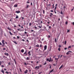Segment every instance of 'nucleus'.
<instances>
[{
  "instance_id": "nucleus-1",
  "label": "nucleus",
  "mask_w": 74,
  "mask_h": 74,
  "mask_svg": "<svg viewBox=\"0 0 74 74\" xmlns=\"http://www.w3.org/2000/svg\"><path fill=\"white\" fill-rule=\"evenodd\" d=\"M51 57L50 58V60H49V58H47L46 59V61H49V62H51Z\"/></svg>"
},
{
  "instance_id": "nucleus-2",
  "label": "nucleus",
  "mask_w": 74,
  "mask_h": 74,
  "mask_svg": "<svg viewBox=\"0 0 74 74\" xmlns=\"http://www.w3.org/2000/svg\"><path fill=\"white\" fill-rule=\"evenodd\" d=\"M27 50H26L25 53L23 54V55L24 56H26L27 55Z\"/></svg>"
},
{
  "instance_id": "nucleus-3",
  "label": "nucleus",
  "mask_w": 74,
  "mask_h": 74,
  "mask_svg": "<svg viewBox=\"0 0 74 74\" xmlns=\"http://www.w3.org/2000/svg\"><path fill=\"white\" fill-rule=\"evenodd\" d=\"M72 53V51H69L68 52H67L66 53V55H69V54L70 53Z\"/></svg>"
},
{
  "instance_id": "nucleus-4",
  "label": "nucleus",
  "mask_w": 74,
  "mask_h": 74,
  "mask_svg": "<svg viewBox=\"0 0 74 74\" xmlns=\"http://www.w3.org/2000/svg\"><path fill=\"white\" fill-rule=\"evenodd\" d=\"M5 42V40H2V43L3 45H5V43H4Z\"/></svg>"
},
{
  "instance_id": "nucleus-5",
  "label": "nucleus",
  "mask_w": 74,
  "mask_h": 74,
  "mask_svg": "<svg viewBox=\"0 0 74 74\" xmlns=\"http://www.w3.org/2000/svg\"><path fill=\"white\" fill-rule=\"evenodd\" d=\"M47 48V46L46 45L44 47V50H46Z\"/></svg>"
},
{
  "instance_id": "nucleus-6",
  "label": "nucleus",
  "mask_w": 74,
  "mask_h": 74,
  "mask_svg": "<svg viewBox=\"0 0 74 74\" xmlns=\"http://www.w3.org/2000/svg\"><path fill=\"white\" fill-rule=\"evenodd\" d=\"M16 13H17V14H19L21 13V12L20 11H16Z\"/></svg>"
},
{
  "instance_id": "nucleus-7",
  "label": "nucleus",
  "mask_w": 74,
  "mask_h": 74,
  "mask_svg": "<svg viewBox=\"0 0 74 74\" xmlns=\"http://www.w3.org/2000/svg\"><path fill=\"white\" fill-rule=\"evenodd\" d=\"M28 71L26 69V71H25L24 73L25 74H27Z\"/></svg>"
},
{
  "instance_id": "nucleus-8",
  "label": "nucleus",
  "mask_w": 74,
  "mask_h": 74,
  "mask_svg": "<svg viewBox=\"0 0 74 74\" xmlns=\"http://www.w3.org/2000/svg\"><path fill=\"white\" fill-rule=\"evenodd\" d=\"M31 53V52L30 51H29L28 53L29 54V56H30L31 55V54H30Z\"/></svg>"
},
{
  "instance_id": "nucleus-9",
  "label": "nucleus",
  "mask_w": 74,
  "mask_h": 74,
  "mask_svg": "<svg viewBox=\"0 0 74 74\" xmlns=\"http://www.w3.org/2000/svg\"><path fill=\"white\" fill-rule=\"evenodd\" d=\"M63 66V65H61V66H60V67L59 68V69H61L62 68V67Z\"/></svg>"
},
{
  "instance_id": "nucleus-10",
  "label": "nucleus",
  "mask_w": 74,
  "mask_h": 74,
  "mask_svg": "<svg viewBox=\"0 0 74 74\" xmlns=\"http://www.w3.org/2000/svg\"><path fill=\"white\" fill-rule=\"evenodd\" d=\"M5 54V55H6V56H8V55H9V54H8V53H5V54Z\"/></svg>"
},
{
  "instance_id": "nucleus-11",
  "label": "nucleus",
  "mask_w": 74,
  "mask_h": 74,
  "mask_svg": "<svg viewBox=\"0 0 74 74\" xmlns=\"http://www.w3.org/2000/svg\"><path fill=\"white\" fill-rule=\"evenodd\" d=\"M18 5L16 4V5H14V7H17Z\"/></svg>"
},
{
  "instance_id": "nucleus-12",
  "label": "nucleus",
  "mask_w": 74,
  "mask_h": 74,
  "mask_svg": "<svg viewBox=\"0 0 74 74\" xmlns=\"http://www.w3.org/2000/svg\"><path fill=\"white\" fill-rule=\"evenodd\" d=\"M24 50L23 49H22L21 51V52L22 53H23L24 52Z\"/></svg>"
},
{
  "instance_id": "nucleus-13",
  "label": "nucleus",
  "mask_w": 74,
  "mask_h": 74,
  "mask_svg": "<svg viewBox=\"0 0 74 74\" xmlns=\"http://www.w3.org/2000/svg\"><path fill=\"white\" fill-rule=\"evenodd\" d=\"M1 72H2L3 73V74H4V71L3 70V69H2V70L1 71Z\"/></svg>"
},
{
  "instance_id": "nucleus-14",
  "label": "nucleus",
  "mask_w": 74,
  "mask_h": 74,
  "mask_svg": "<svg viewBox=\"0 0 74 74\" xmlns=\"http://www.w3.org/2000/svg\"><path fill=\"white\" fill-rule=\"evenodd\" d=\"M53 15V14H52V13H50V17H51Z\"/></svg>"
},
{
  "instance_id": "nucleus-15",
  "label": "nucleus",
  "mask_w": 74,
  "mask_h": 74,
  "mask_svg": "<svg viewBox=\"0 0 74 74\" xmlns=\"http://www.w3.org/2000/svg\"><path fill=\"white\" fill-rule=\"evenodd\" d=\"M13 42H14L16 45H17V43L15 41H13Z\"/></svg>"
},
{
  "instance_id": "nucleus-16",
  "label": "nucleus",
  "mask_w": 74,
  "mask_h": 74,
  "mask_svg": "<svg viewBox=\"0 0 74 74\" xmlns=\"http://www.w3.org/2000/svg\"><path fill=\"white\" fill-rule=\"evenodd\" d=\"M54 70L53 69L52 70H51L50 71V73H51V72H52Z\"/></svg>"
},
{
  "instance_id": "nucleus-17",
  "label": "nucleus",
  "mask_w": 74,
  "mask_h": 74,
  "mask_svg": "<svg viewBox=\"0 0 74 74\" xmlns=\"http://www.w3.org/2000/svg\"><path fill=\"white\" fill-rule=\"evenodd\" d=\"M59 59V58H55V60L58 61V60Z\"/></svg>"
},
{
  "instance_id": "nucleus-18",
  "label": "nucleus",
  "mask_w": 74,
  "mask_h": 74,
  "mask_svg": "<svg viewBox=\"0 0 74 74\" xmlns=\"http://www.w3.org/2000/svg\"><path fill=\"white\" fill-rule=\"evenodd\" d=\"M58 47H59L60 48L61 47H62V45H58Z\"/></svg>"
},
{
  "instance_id": "nucleus-19",
  "label": "nucleus",
  "mask_w": 74,
  "mask_h": 74,
  "mask_svg": "<svg viewBox=\"0 0 74 74\" xmlns=\"http://www.w3.org/2000/svg\"><path fill=\"white\" fill-rule=\"evenodd\" d=\"M54 4H53V6L52 7H53V8H54V7H55V6H54Z\"/></svg>"
},
{
  "instance_id": "nucleus-20",
  "label": "nucleus",
  "mask_w": 74,
  "mask_h": 74,
  "mask_svg": "<svg viewBox=\"0 0 74 74\" xmlns=\"http://www.w3.org/2000/svg\"><path fill=\"white\" fill-rule=\"evenodd\" d=\"M18 16H17V15H16V19H18Z\"/></svg>"
},
{
  "instance_id": "nucleus-21",
  "label": "nucleus",
  "mask_w": 74,
  "mask_h": 74,
  "mask_svg": "<svg viewBox=\"0 0 74 74\" xmlns=\"http://www.w3.org/2000/svg\"><path fill=\"white\" fill-rule=\"evenodd\" d=\"M29 57H27V60H29Z\"/></svg>"
},
{
  "instance_id": "nucleus-22",
  "label": "nucleus",
  "mask_w": 74,
  "mask_h": 74,
  "mask_svg": "<svg viewBox=\"0 0 74 74\" xmlns=\"http://www.w3.org/2000/svg\"><path fill=\"white\" fill-rule=\"evenodd\" d=\"M9 33L11 35H13V34L11 33V32L10 31Z\"/></svg>"
},
{
  "instance_id": "nucleus-23",
  "label": "nucleus",
  "mask_w": 74,
  "mask_h": 74,
  "mask_svg": "<svg viewBox=\"0 0 74 74\" xmlns=\"http://www.w3.org/2000/svg\"><path fill=\"white\" fill-rule=\"evenodd\" d=\"M29 5H28L27 6V8H26L27 9L29 7Z\"/></svg>"
},
{
  "instance_id": "nucleus-24",
  "label": "nucleus",
  "mask_w": 74,
  "mask_h": 74,
  "mask_svg": "<svg viewBox=\"0 0 74 74\" xmlns=\"http://www.w3.org/2000/svg\"><path fill=\"white\" fill-rule=\"evenodd\" d=\"M66 41L65 40L64 42V45H66Z\"/></svg>"
},
{
  "instance_id": "nucleus-25",
  "label": "nucleus",
  "mask_w": 74,
  "mask_h": 74,
  "mask_svg": "<svg viewBox=\"0 0 74 74\" xmlns=\"http://www.w3.org/2000/svg\"><path fill=\"white\" fill-rule=\"evenodd\" d=\"M60 48H58V51H60Z\"/></svg>"
},
{
  "instance_id": "nucleus-26",
  "label": "nucleus",
  "mask_w": 74,
  "mask_h": 74,
  "mask_svg": "<svg viewBox=\"0 0 74 74\" xmlns=\"http://www.w3.org/2000/svg\"><path fill=\"white\" fill-rule=\"evenodd\" d=\"M68 23V22L67 21H66V22H65V24H66V25H67Z\"/></svg>"
},
{
  "instance_id": "nucleus-27",
  "label": "nucleus",
  "mask_w": 74,
  "mask_h": 74,
  "mask_svg": "<svg viewBox=\"0 0 74 74\" xmlns=\"http://www.w3.org/2000/svg\"><path fill=\"white\" fill-rule=\"evenodd\" d=\"M36 47H39V45H36Z\"/></svg>"
},
{
  "instance_id": "nucleus-28",
  "label": "nucleus",
  "mask_w": 74,
  "mask_h": 74,
  "mask_svg": "<svg viewBox=\"0 0 74 74\" xmlns=\"http://www.w3.org/2000/svg\"><path fill=\"white\" fill-rule=\"evenodd\" d=\"M70 30H68L67 32V33H69L70 32Z\"/></svg>"
},
{
  "instance_id": "nucleus-29",
  "label": "nucleus",
  "mask_w": 74,
  "mask_h": 74,
  "mask_svg": "<svg viewBox=\"0 0 74 74\" xmlns=\"http://www.w3.org/2000/svg\"><path fill=\"white\" fill-rule=\"evenodd\" d=\"M42 66V65L40 64L39 65V68H41Z\"/></svg>"
},
{
  "instance_id": "nucleus-30",
  "label": "nucleus",
  "mask_w": 74,
  "mask_h": 74,
  "mask_svg": "<svg viewBox=\"0 0 74 74\" xmlns=\"http://www.w3.org/2000/svg\"><path fill=\"white\" fill-rule=\"evenodd\" d=\"M56 41H57V39L56 38V39H55V42H56Z\"/></svg>"
},
{
  "instance_id": "nucleus-31",
  "label": "nucleus",
  "mask_w": 74,
  "mask_h": 74,
  "mask_svg": "<svg viewBox=\"0 0 74 74\" xmlns=\"http://www.w3.org/2000/svg\"><path fill=\"white\" fill-rule=\"evenodd\" d=\"M71 48V46H69L68 47V49H69L70 48Z\"/></svg>"
},
{
  "instance_id": "nucleus-32",
  "label": "nucleus",
  "mask_w": 74,
  "mask_h": 74,
  "mask_svg": "<svg viewBox=\"0 0 74 74\" xmlns=\"http://www.w3.org/2000/svg\"><path fill=\"white\" fill-rule=\"evenodd\" d=\"M61 14L62 15H63V12H62V11H61Z\"/></svg>"
},
{
  "instance_id": "nucleus-33",
  "label": "nucleus",
  "mask_w": 74,
  "mask_h": 74,
  "mask_svg": "<svg viewBox=\"0 0 74 74\" xmlns=\"http://www.w3.org/2000/svg\"><path fill=\"white\" fill-rule=\"evenodd\" d=\"M38 27L40 28H42V27L40 26H38Z\"/></svg>"
},
{
  "instance_id": "nucleus-34",
  "label": "nucleus",
  "mask_w": 74,
  "mask_h": 74,
  "mask_svg": "<svg viewBox=\"0 0 74 74\" xmlns=\"http://www.w3.org/2000/svg\"><path fill=\"white\" fill-rule=\"evenodd\" d=\"M43 14H44V13H45L44 10H43Z\"/></svg>"
},
{
  "instance_id": "nucleus-35",
  "label": "nucleus",
  "mask_w": 74,
  "mask_h": 74,
  "mask_svg": "<svg viewBox=\"0 0 74 74\" xmlns=\"http://www.w3.org/2000/svg\"><path fill=\"white\" fill-rule=\"evenodd\" d=\"M27 42H28V43H29V41L28 40V39H27Z\"/></svg>"
},
{
  "instance_id": "nucleus-36",
  "label": "nucleus",
  "mask_w": 74,
  "mask_h": 74,
  "mask_svg": "<svg viewBox=\"0 0 74 74\" xmlns=\"http://www.w3.org/2000/svg\"><path fill=\"white\" fill-rule=\"evenodd\" d=\"M29 25L30 26H31V25H32V24H31V23H29Z\"/></svg>"
},
{
  "instance_id": "nucleus-37",
  "label": "nucleus",
  "mask_w": 74,
  "mask_h": 74,
  "mask_svg": "<svg viewBox=\"0 0 74 74\" xmlns=\"http://www.w3.org/2000/svg\"><path fill=\"white\" fill-rule=\"evenodd\" d=\"M34 27V28L36 29H37V27Z\"/></svg>"
},
{
  "instance_id": "nucleus-38",
  "label": "nucleus",
  "mask_w": 74,
  "mask_h": 74,
  "mask_svg": "<svg viewBox=\"0 0 74 74\" xmlns=\"http://www.w3.org/2000/svg\"><path fill=\"white\" fill-rule=\"evenodd\" d=\"M20 29H21V28H20V29H18L17 30L18 31H20Z\"/></svg>"
},
{
  "instance_id": "nucleus-39",
  "label": "nucleus",
  "mask_w": 74,
  "mask_h": 74,
  "mask_svg": "<svg viewBox=\"0 0 74 74\" xmlns=\"http://www.w3.org/2000/svg\"><path fill=\"white\" fill-rule=\"evenodd\" d=\"M22 41H23V42H25V40L24 39H22V40H21Z\"/></svg>"
},
{
  "instance_id": "nucleus-40",
  "label": "nucleus",
  "mask_w": 74,
  "mask_h": 74,
  "mask_svg": "<svg viewBox=\"0 0 74 74\" xmlns=\"http://www.w3.org/2000/svg\"><path fill=\"white\" fill-rule=\"evenodd\" d=\"M56 8H57V7H55V8H54V10H56Z\"/></svg>"
},
{
  "instance_id": "nucleus-41",
  "label": "nucleus",
  "mask_w": 74,
  "mask_h": 74,
  "mask_svg": "<svg viewBox=\"0 0 74 74\" xmlns=\"http://www.w3.org/2000/svg\"><path fill=\"white\" fill-rule=\"evenodd\" d=\"M67 49V47H65V48H64V50H66Z\"/></svg>"
},
{
  "instance_id": "nucleus-42",
  "label": "nucleus",
  "mask_w": 74,
  "mask_h": 74,
  "mask_svg": "<svg viewBox=\"0 0 74 74\" xmlns=\"http://www.w3.org/2000/svg\"><path fill=\"white\" fill-rule=\"evenodd\" d=\"M8 64L9 65H11V63H10V62H9L8 63Z\"/></svg>"
},
{
  "instance_id": "nucleus-43",
  "label": "nucleus",
  "mask_w": 74,
  "mask_h": 74,
  "mask_svg": "<svg viewBox=\"0 0 74 74\" xmlns=\"http://www.w3.org/2000/svg\"><path fill=\"white\" fill-rule=\"evenodd\" d=\"M2 64V62L0 61V65H1Z\"/></svg>"
},
{
  "instance_id": "nucleus-44",
  "label": "nucleus",
  "mask_w": 74,
  "mask_h": 74,
  "mask_svg": "<svg viewBox=\"0 0 74 74\" xmlns=\"http://www.w3.org/2000/svg\"><path fill=\"white\" fill-rule=\"evenodd\" d=\"M5 73L7 74H8L9 73V72H8V71H6Z\"/></svg>"
},
{
  "instance_id": "nucleus-45",
  "label": "nucleus",
  "mask_w": 74,
  "mask_h": 74,
  "mask_svg": "<svg viewBox=\"0 0 74 74\" xmlns=\"http://www.w3.org/2000/svg\"><path fill=\"white\" fill-rule=\"evenodd\" d=\"M50 12H53V10H50Z\"/></svg>"
},
{
  "instance_id": "nucleus-46",
  "label": "nucleus",
  "mask_w": 74,
  "mask_h": 74,
  "mask_svg": "<svg viewBox=\"0 0 74 74\" xmlns=\"http://www.w3.org/2000/svg\"><path fill=\"white\" fill-rule=\"evenodd\" d=\"M24 64H25V65H27V64L26 63V62H25V63H24Z\"/></svg>"
},
{
  "instance_id": "nucleus-47",
  "label": "nucleus",
  "mask_w": 74,
  "mask_h": 74,
  "mask_svg": "<svg viewBox=\"0 0 74 74\" xmlns=\"http://www.w3.org/2000/svg\"><path fill=\"white\" fill-rule=\"evenodd\" d=\"M53 61V60L51 59V61H50L52 62Z\"/></svg>"
},
{
  "instance_id": "nucleus-48",
  "label": "nucleus",
  "mask_w": 74,
  "mask_h": 74,
  "mask_svg": "<svg viewBox=\"0 0 74 74\" xmlns=\"http://www.w3.org/2000/svg\"><path fill=\"white\" fill-rule=\"evenodd\" d=\"M56 57V56H54L53 57V58H55V57Z\"/></svg>"
},
{
  "instance_id": "nucleus-49",
  "label": "nucleus",
  "mask_w": 74,
  "mask_h": 74,
  "mask_svg": "<svg viewBox=\"0 0 74 74\" xmlns=\"http://www.w3.org/2000/svg\"><path fill=\"white\" fill-rule=\"evenodd\" d=\"M23 11H24V10H23V9H22V10H21V12H23Z\"/></svg>"
},
{
  "instance_id": "nucleus-50",
  "label": "nucleus",
  "mask_w": 74,
  "mask_h": 74,
  "mask_svg": "<svg viewBox=\"0 0 74 74\" xmlns=\"http://www.w3.org/2000/svg\"><path fill=\"white\" fill-rule=\"evenodd\" d=\"M51 28V27L50 26H49V29H50Z\"/></svg>"
},
{
  "instance_id": "nucleus-51",
  "label": "nucleus",
  "mask_w": 74,
  "mask_h": 74,
  "mask_svg": "<svg viewBox=\"0 0 74 74\" xmlns=\"http://www.w3.org/2000/svg\"><path fill=\"white\" fill-rule=\"evenodd\" d=\"M54 12H55V14H56V10H54Z\"/></svg>"
},
{
  "instance_id": "nucleus-52",
  "label": "nucleus",
  "mask_w": 74,
  "mask_h": 74,
  "mask_svg": "<svg viewBox=\"0 0 74 74\" xmlns=\"http://www.w3.org/2000/svg\"><path fill=\"white\" fill-rule=\"evenodd\" d=\"M50 5H51L50 4H49L48 5V6H49V7H50Z\"/></svg>"
},
{
  "instance_id": "nucleus-53",
  "label": "nucleus",
  "mask_w": 74,
  "mask_h": 74,
  "mask_svg": "<svg viewBox=\"0 0 74 74\" xmlns=\"http://www.w3.org/2000/svg\"><path fill=\"white\" fill-rule=\"evenodd\" d=\"M25 34H27V32H25Z\"/></svg>"
},
{
  "instance_id": "nucleus-54",
  "label": "nucleus",
  "mask_w": 74,
  "mask_h": 74,
  "mask_svg": "<svg viewBox=\"0 0 74 74\" xmlns=\"http://www.w3.org/2000/svg\"><path fill=\"white\" fill-rule=\"evenodd\" d=\"M72 24H73V25H74V22H73L72 23Z\"/></svg>"
},
{
  "instance_id": "nucleus-55",
  "label": "nucleus",
  "mask_w": 74,
  "mask_h": 74,
  "mask_svg": "<svg viewBox=\"0 0 74 74\" xmlns=\"http://www.w3.org/2000/svg\"><path fill=\"white\" fill-rule=\"evenodd\" d=\"M4 36H6V34H5V33H4Z\"/></svg>"
},
{
  "instance_id": "nucleus-56",
  "label": "nucleus",
  "mask_w": 74,
  "mask_h": 74,
  "mask_svg": "<svg viewBox=\"0 0 74 74\" xmlns=\"http://www.w3.org/2000/svg\"><path fill=\"white\" fill-rule=\"evenodd\" d=\"M44 40V38L42 39V41H43Z\"/></svg>"
},
{
  "instance_id": "nucleus-57",
  "label": "nucleus",
  "mask_w": 74,
  "mask_h": 74,
  "mask_svg": "<svg viewBox=\"0 0 74 74\" xmlns=\"http://www.w3.org/2000/svg\"><path fill=\"white\" fill-rule=\"evenodd\" d=\"M1 67H3H3H4V65H2L1 66Z\"/></svg>"
},
{
  "instance_id": "nucleus-58",
  "label": "nucleus",
  "mask_w": 74,
  "mask_h": 74,
  "mask_svg": "<svg viewBox=\"0 0 74 74\" xmlns=\"http://www.w3.org/2000/svg\"><path fill=\"white\" fill-rule=\"evenodd\" d=\"M63 8H64V9H65V8H66V7H65V6H64Z\"/></svg>"
},
{
  "instance_id": "nucleus-59",
  "label": "nucleus",
  "mask_w": 74,
  "mask_h": 74,
  "mask_svg": "<svg viewBox=\"0 0 74 74\" xmlns=\"http://www.w3.org/2000/svg\"><path fill=\"white\" fill-rule=\"evenodd\" d=\"M17 38L18 39L19 38V36H17Z\"/></svg>"
},
{
  "instance_id": "nucleus-60",
  "label": "nucleus",
  "mask_w": 74,
  "mask_h": 74,
  "mask_svg": "<svg viewBox=\"0 0 74 74\" xmlns=\"http://www.w3.org/2000/svg\"><path fill=\"white\" fill-rule=\"evenodd\" d=\"M47 64V63L46 62L45 63H44V65H45Z\"/></svg>"
},
{
  "instance_id": "nucleus-61",
  "label": "nucleus",
  "mask_w": 74,
  "mask_h": 74,
  "mask_svg": "<svg viewBox=\"0 0 74 74\" xmlns=\"http://www.w3.org/2000/svg\"><path fill=\"white\" fill-rule=\"evenodd\" d=\"M37 67H38V69H39V67H39V66H37Z\"/></svg>"
},
{
  "instance_id": "nucleus-62",
  "label": "nucleus",
  "mask_w": 74,
  "mask_h": 74,
  "mask_svg": "<svg viewBox=\"0 0 74 74\" xmlns=\"http://www.w3.org/2000/svg\"><path fill=\"white\" fill-rule=\"evenodd\" d=\"M31 32H34V30H32L31 31Z\"/></svg>"
},
{
  "instance_id": "nucleus-63",
  "label": "nucleus",
  "mask_w": 74,
  "mask_h": 74,
  "mask_svg": "<svg viewBox=\"0 0 74 74\" xmlns=\"http://www.w3.org/2000/svg\"><path fill=\"white\" fill-rule=\"evenodd\" d=\"M57 5H58V4H56V7H57Z\"/></svg>"
},
{
  "instance_id": "nucleus-64",
  "label": "nucleus",
  "mask_w": 74,
  "mask_h": 74,
  "mask_svg": "<svg viewBox=\"0 0 74 74\" xmlns=\"http://www.w3.org/2000/svg\"><path fill=\"white\" fill-rule=\"evenodd\" d=\"M31 5H33V4H32V2L31 3Z\"/></svg>"
}]
</instances>
